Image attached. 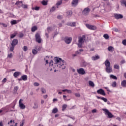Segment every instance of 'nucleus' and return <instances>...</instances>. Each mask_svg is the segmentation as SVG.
<instances>
[{"instance_id": "obj_37", "label": "nucleus", "mask_w": 126, "mask_h": 126, "mask_svg": "<svg viewBox=\"0 0 126 126\" xmlns=\"http://www.w3.org/2000/svg\"><path fill=\"white\" fill-rule=\"evenodd\" d=\"M33 109H38V103H34V106H33Z\"/></svg>"}, {"instance_id": "obj_59", "label": "nucleus", "mask_w": 126, "mask_h": 126, "mask_svg": "<svg viewBox=\"0 0 126 126\" xmlns=\"http://www.w3.org/2000/svg\"><path fill=\"white\" fill-rule=\"evenodd\" d=\"M126 63V61L125 60H122L121 62V63L122 64H123V63Z\"/></svg>"}, {"instance_id": "obj_58", "label": "nucleus", "mask_w": 126, "mask_h": 126, "mask_svg": "<svg viewBox=\"0 0 126 126\" xmlns=\"http://www.w3.org/2000/svg\"><path fill=\"white\" fill-rule=\"evenodd\" d=\"M1 25H2V26H3V27H7V25H6V24H5L4 23H2Z\"/></svg>"}, {"instance_id": "obj_10", "label": "nucleus", "mask_w": 126, "mask_h": 126, "mask_svg": "<svg viewBox=\"0 0 126 126\" xmlns=\"http://www.w3.org/2000/svg\"><path fill=\"white\" fill-rule=\"evenodd\" d=\"M22 101H23V99H20L19 101V107L22 109V110H24L25 109L26 106L25 105H24L23 103H22Z\"/></svg>"}, {"instance_id": "obj_5", "label": "nucleus", "mask_w": 126, "mask_h": 126, "mask_svg": "<svg viewBox=\"0 0 126 126\" xmlns=\"http://www.w3.org/2000/svg\"><path fill=\"white\" fill-rule=\"evenodd\" d=\"M91 10L89 7L85 8L82 11V14L84 15H88L89 14V12Z\"/></svg>"}, {"instance_id": "obj_29", "label": "nucleus", "mask_w": 126, "mask_h": 126, "mask_svg": "<svg viewBox=\"0 0 126 126\" xmlns=\"http://www.w3.org/2000/svg\"><path fill=\"white\" fill-rule=\"evenodd\" d=\"M11 25H14L15 24H17V21L15 20H13L11 21Z\"/></svg>"}, {"instance_id": "obj_23", "label": "nucleus", "mask_w": 126, "mask_h": 126, "mask_svg": "<svg viewBox=\"0 0 126 126\" xmlns=\"http://www.w3.org/2000/svg\"><path fill=\"white\" fill-rule=\"evenodd\" d=\"M22 80H24V81H26V80H27V75H23V76H22L21 77Z\"/></svg>"}, {"instance_id": "obj_41", "label": "nucleus", "mask_w": 126, "mask_h": 126, "mask_svg": "<svg viewBox=\"0 0 126 126\" xmlns=\"http://www.w3.org/2000/svg\"><path fill=\"white\" fill-rule=\"evenodd\" d=\"M114 68L116 69H120V66L118 64H115L114 65Z\"/></svg>"}, {"instance_id": "obj_45", "label": "nucleus", "mask_w": 126, "mask_h": 126, "mask_svg": "<svg viewBox=\"0 0 126 126\" xmlns=\"http://www.w3.org/2000/svg\"><path fill=\"white\" fill-rule=\"evenodd\" d=\"M32 9H34L35 10H39V9H40V8L38 6H36L35 7L32 8Z\"/></svg>"}, {"instance_id": "obj_33", "label": "nucleus", "mask_w": 126, "mask_h": 126, "mask_svg": "<svg viewBox=\"0 0 126 126\" xmlns=\"http://www.w3.org/2000/svg\"><path fill=\"white\" fill-rule=\"evenodd\" d=\"M108 50L109 52L113 51H114V47H113V46H109L108 47Z\"/></svg>"}, {"instance_id": "obj_60", "label": "nucleus", "mask_w": 126, "mask_h": 126, "mask_svg": "<svg viewBox=\"0 0 126 126\" xmlns=\"http://www.w3.org/2000/svg\"><path fill=\"white\" fill-rule=\"evenodd\" d=\"M23 36H24V34H23V33H21L19 35L20 38H22V37H23Z\"/></svg>"}, {"instance_id": "obj_31", "label": "nucleus", "mask_w": 126, "mask_h": 126, "mask_svg": "<svg viewBox=\"0 0 126 126\" xmlns=\"http://www.w3.org/2000/svg\"><path fill=\"white\" fill-rule=\"evenodd\" d=\"M32 53L33 55H37L38 53V51H37V49L35 48L34 49H32Z\"/></svg>"}, {"instance_id": "obj_35", "label": "nucleus", "mask_w": 126, "mask_h": 126, "mask_svg": "<svg viewBox=\"0 0 126 126\" xmlns=\"http://www.w3.org/2000/svg\"><path fill=\"white\" fill-rule=\"evenodd\" d=\"M66 13L67 15H69V16H71V15H72V11H68Z\"/></svg>"}, {"instance_id": "obj_13", "label": "nucleus", "mask_w": 126, "mask_h": 126, "mask_svg": "<svg viewBox=\"0 0 126 126\" xmlns=\"http://www.w3.org/2000/svg\"><path fill=\"white\" fill-rule=\"evenodd\" d=\"M77 71L79 74H85V70H84V69L83 68H80L79 69H78L77 70Z\"/></svg>"}, {"instance_id": "obj_54", "label": "nucleus", "mask_w": 126, "mask_h": 126, "mask_svg": "<svg viewBox=\"0 0 126 126\" xmlns=\"http://www.w3.org/2000/svg\"><path fill=\"white\" fill-rule=\"evenodd\" d=\"M7 80L6 79V78H4L3 80H2V83H5V82H6V81H7Z\"/></svg>"}, {"instance_id": "obj_56", "label": "nucleus", "mask_w": 126, "mask_h": 126, "mask_svg": "<svg viewBox=\"0 0 126 126\" xmlns=\"http://www.w3.org/2000/svg\"><path fill=\"white\" fill-rule=\"evenodd\" d=\"M58 19H62L63 18V17L61 15H59L57 16Z\"/></svg>"}, {"instance_id": "obj_46", "label": "nucleus", "mask_w": 126, "mask_h": 126, "mask_svg": "<svg viewBox=\"0 0 126 126\" xmlns=\"http://www.w3.org/2000/svg\"><path fill=\"white\" fill-rule=\"evenodd\" d=\"M17 90H18V87L16 86L14 88V91L15 92H17Z\"/></svg>"}, {"instance_id": "obj_38", "label": "nucleus", "mask_w": 126, "mask_h": 126, "mask_svg": "<svg viewBox=\"0 0 126 126\" xmlns=\"http://www.w3.org/2000/svg\"><path fill=\"white\" fill-rule=\"evenodd\" d=\"M56 10V7L53 6L51 8V9L50 10V12H54Z\"/></svg>"}, {"instance_id": "obj_55", "label": "nucleus", "mask_w": 126, "mask_h": 126, "mask_svg": "<svg viewBox=\"0 0 126 126\" xmlns=\"http://www.w3.org/2000/svg\"><path fill=\"white\" fill-rule=\"evenodd\" d=\"M33 85L34 86H39V83L35 82L34 83Z\"/></svg>"}, {"instance_id": "obj_20", "label": "nucleus", "mask_w": 126, "mask_h": 126, "mask_svg": "<svg viewBox=\"0 0 126 126\" xmlns=\"http://www.w3.org/2000/svg\"><path fill=\"white\" fill-rule=\"evenodd\" d=\"M71 3L72 6H76L78 3V0H73Z\"/></svg>"}, {"instance_id": "obj_43", "label": "nucleus", "mask_w": 126, "mask_h": 126, "mask_svg": "<svg viewBox=\"0 0 126 126\" xmlns=\"http://www.w3.org/2000/svg\"><path fill=\"white\" fill-rule=\"evenodd\" d=\"M23 50L24 52H27L28 48H27V46H24L23 47Z\"/></svg>"}, {"instance_id": "obj_24", "label": "nucleus", "mask_w": 126, "mask_h": 126, "mask_svg": "<svg viewBox=\"0 0 126 126\" xmlns=\"http://www.w3.org/2000/svg\"><path fill=\"white\" fill-rule=\"evenodd\" d=\"M89 85L90 86H91L92 87H94V86H95V84L92 81H89Z\"/></svg>"}, {"instance_id": "obj_22", "label": "nucleus", "mask_w": 126, "mask_h": 126, "mask_svg": "<svg viewBox=\"0 0 126 126\" xmlns=\"http://www.w3.org/2000/svg\"><path fill=\"white\" fill-rule=\"evenodd\" d=\"M88 65V63H87L86 62L84 61L82 63V66L83 67H86V66H87Z\"/></svg>"}, {"instance_id": "obj_48", "label": "nucleus", "mask_w": 126, "mask_h": 126, "mask_svg": "<svg viewBox=\"0 0 126 126\" xmlns=\"http://www.w3.org/2000/svg\"><path fill=\"white\" fill-rule=\"evenodd\" d=\"M22 7L23 8H27V7H28V6H27V5H26V4H22Z\"/></svg>"}, {"instance_id": "obj_4", "label": "nucleus", "mask_w": 126, "mask_h": 126, "mask_svg": "<svg viewBox=\"0 0 126 126\" xmlns=\"http://www.w3.org/2000/svg\"><path fill=\"white\" fill-rule=\"evenodd\" d=\"M35 41L38 44H41L42 42V39H41V36H40V34L37 33L35 34Z\"/></svg>"}, {"instance_id": "obj_62", "label": "nucleus", "mask_w": 126, "mask_h": 126, "mask_svg": "<svg viewBox=\"0 0 126 126\" xmlns=\"http://www.w3.org/2000/svg\"><path fill=\"white\" fill-rule=\"evenodd\" d=\"M45 36H46V38H49V33L46 32L45 33Z\"/></svg>"}, {"instance_id": "obj_42", "label": "nucleus", "mask_w": 126, "mask_h": 126, "mask_svg": "<svg viewBox=\"0 0 126 126\" xmlns=\"http://www.w3.org/2000/svg\"><path fill=\"white\" fill-rule=\"evenodd\" d=\"M112 87H116L117 82H116V81L113 82L112 83Z\"/></svg>"}, {"instance_id": "obj_12", "label": "nucleus", "mask_w": 126, "mask_h": 126, "mask_svg": "<svg viewBox=\"0 0 126 126\" xmlns=\"http://www.w3.org/2000/svg\"><path fill=\"white\" fill-rule=\"evenodd\" d=\"M86 27L88 28V29H90V30H96L97 29V28L96 27V26H92L89 24H87Z\"/></svg>"}, {"instance_id": "obj_25", "label": "nucleus", "mask_w": 126, "mask_h": 126, "mask_svg": "<svg viewBox=\"0 0 126 126\" xmlns=\"http://www.w3.org/2000/svg\"><path fill=\"white\" fill-rule=\"evenodd\" d=\"M121 85L123 87H126V80H123L121 83Z\"/></svg>"}, {"instance_id": "obj_19", "label": "nucleus", "mask_w": 126, "mask_h": 126, "mask_svg": "<svg viewBox=\"0 0 126 126\" xmlns=\"http://www.w3.org/2000/svg\"><path fill=\"white\" fill-rule=\"evenodd\" d=\"M96 97L97 99H101V100H102V101H104V102H105V103H106V102H108V99H107V98L104 97H101L98 96H96Z\"/></svg>"}, {"instance_id": "obj_52", "label": "nucleus", "mask_w": 126, "mask_h": 126, "mask_svg": "<svg viewBox=\"0 0 126 126\" xmlns=\"http://www.w3.org/2000/svg\"><path fill=\"white\" fill-rule=\"evenodd\" d=\"M12 53L8 54V58H10V59H11V58H12Z\"/></svg>"}, {"instance_id": "obj_40", "label": "nucleus", "mask_w": 126, "mask_h": 126, "mask_svg": "<svg viewBox=\"0 0 126 126\" xmlns=\"http://www.w3.org/2000/svg\"><path fill=\"white\" fill-rule=\"evenodd\" d=\"M40 90L43 94H46V89L41 88Z\"/></svg>"}, {"instance_id": "obj_1", "label": "nucleus", "mask_w": 126, "mask_h": 126, "mask_svg": "<svg viewBox=\"0 0 126 126\" xmlns=\"http://www.w3.org/2000/svg\"><path fill=\"white\" fill-rule=\"evenodd\" d=\"M86 39V36H85V35H82V37H79L78 38V46L79 48H82V44L84 43V41H85Z\"/></svg>"}, {"instance_id": "obj_47", "label": "nucleus", "mask_w": 126, "mask_h": 126, "mask_svg": "<svg viewBox=\"0 0 126 126\" xmlns=\"http://www.w3.org/2000/svg\"><path fill=\"white\" fill-rule=\"evenodd\" d=\"M25 123V121L24 120H23L22 122L20 123V126H24Z\"/></svg>"}, {"instance_id": "obj_26", "label": "nucleus", "mask_w": 126, "mask_h": 126, "mask_svg": "<svg viewBox=\"0 0 126 126\" xmlns=\"http://www.w3.org/2000/svg\"><path fill=\"white\" fill-rule=\"evenodd\" d=\"M41 3L43 5H48V0H43Z\"/></svg>"}, {"instance_id": "obj_7", "label": "nucleus", "mask_w": 126, "mask_h": 126, "mask_svg": "<svg viewBox=\"0 0 126 126\" xmlns=\"http://www.w3.org/2000/svg\"><path fill=\"white\" fill-rule=\"evenodd\" d=\"M64 41L66 44H70V43H71V41H72V38L65 37L64 38Z\"/></svg>"}, {"instance_id": "obj_44", "label": "nucleus", "mask_w": 126, "mask_h": 126, "mask_svg": "<svg viewBox=\"0 0 126 126\" xmlns=\"http://www.w3.org/2000/svg\"><path fill=\"white\" fill-rule=\"evenodd\" d=\"M35 49L37 50V51H41V47L40 46H38V47H35Z\"/></svg>"}, {"instance_id": "obj_6", "label": "nucleus", "mask_w": 126, "mask_h": 126, "mask_svg": "<svg viewBox=\"0 0 126 126\" xmlns=\"http://www.w3.org/2000/svg\"><path fill=\"white\" fill-rule=\"evenodd\" d=\"M54 60L56 63L58 64L57 66L59 65V64H61V63H63V60H62L61 58H58V57H55Z\"/></svg>"}, {"instance_id": "obj_34", "label": "nucleus", "mask_w": 126, "mask_h": 126, "mask_svg": "<svg viewBox=\"0 0 126 126\" xmlns=\"http://www.w3.org/2000/svg\"><path fill=\"white\" fill-rule=\"evenodd\" d=\"M58 108H55L54 109H53L52 110V113L53 114H56V113H58Z\"/></svg>"}, {"instance_id": "obj_17", "label": "nucleus", "mask_w": 126, "mask_h": 126, "mask_svg": "<svg viewBox=\"0 0 126 126\" xmlns=\"http://www.w3.org/2000/svg\"><path fill=\"white\" fill-rule=\"evenodd\" d=\"M104 64H105L106 67L111 66V63H110V62L108 60H106L105 61V62H104Z\"/></svg>"}, {"instance_id": "obj_28", "label": "nucleus", "mask_w": 126, "mask_h": 126, "mask_svg": "<svg viewBox=\"0 0 126 126\" xmlns=\"http://www.w3.org/2000/svg\"><path fill=\"white\" fill-rule=\"evenodd\" d=\"M37 29V26H34L32 27V32H35V31H36Z\"/></svg>"}, {"instance_id": "obj_21", "label": "nucleus", "mask_w": 126, "mask_h": 126, "mask_svg": "<svg viewBox=\"0 0 126 126\" xmlns=\"http://www.w3.org/2000/svg\"><path fill=\"white\" fill-rule=\"evenodd\" d=\"M67 25L68 26H71V27H75L76 26L75 22L68 23L67 24Z\"/></svg>"}, {"instance_id": "obj_27", "label": "nucleus", "mask_w": 126, "mask_h": 126, "mask_svg": "<svg viewBox=\"0 0 126 126\" xmlns=\"http://www.w3.org/2000/svg\"><path fill=\"white\" fill-rule=\"evenodd\" d=\"M62 3H63V0H60L57 2V3H56V5L57 6V8H59V5H61Z\"/></svg>"}, {"instance_id": "obj_14", "label": "nucleus", "mask_w": 126, "mask_h": 126, "mask_svg": "<svg viewBox=\"0 0 126 126\" xmlns=\"http://www.w3.org/2000/svg\"><path fill=\"white\" fill-rule=\"evenodd\" d=\"M105 71L107 73H111V72H113V68L111 66L109 67H106Z\"/></svg>"}, {"instance_id": "obj_61", "label": "nucleus", "mask_w": 126, "mask_h": 126, "mask_svg": "<svg viewBox=\"0 0 126 126\" xmlns=\"http://www.w3.org/2000/svg\"><path fill=\"white\" fill-rule=\"evenodd\" d=\"M122 3L123 4H124L126 7V1L124 0L123 1H122Z\"/></svg>"}, {"instance_id": "obj_2", "label": "nucleus", "mask_w": 126, "mask_h": 126, "mask_svg": "<svg viewBox=\"0 0 126 126\" xmlns=\"http://www.w3.org/2000/svg\"><path fill=\"white\" fill-rule=\"evenodd\" d=\"M17 44H18V40L16 39H14L12 41L11 46L10 48L11 52H13V50H14V48Z\"/></svg>"}, {"instance_id": "obj_49", "label": "nucleus", "mask_w": 126, "mask_h": 126, "mask_svg": "<svg viewBox=\"0 0 126 126\" xmlns=\"http://www.w3.org/2000/svg\"><path fill=\"white\" fill-rule=\"evenodd\" d=\"M122 44H123L124 46H126V39H124L123 40Z\"/></svg>"}, {"instance_id": "obj_32", "label": "nucleus", "mask_w": 126, "mask_h": 126, "mask_svg": "<svg viewBox=\"0 0 126 126\" xmlns=\"http://www.w3.org/2000/svg\"><path fill=\"white\" fill-rule=\"evenodd\" d=\"M47 31L48 33H50V32H52V31H53V28L52 27H49L47 28Z\"/></svg>"}, {"instance_id": "obj_63", "label": "nucleus", "mask_w": 126, "mask_h": 126, "mask_svg": "<svg viewBox=\"0 0 126 126\" xmlns=\"http://www.w3.org/2000/svg\"><path fill=\"white\" fill-rule=\"evenodd\" d=\"M75 53L77 55H79V54H80V52H79V51H77L75 52Z\"/></svg>"}, {"instance_id": "obj_8", "label": "nucleus", "mask_w": 126, "mask_h": 126, "mask_svg": "<svg viewBox=\"0 0 126 126\" xmlns=\"http://www.w3.org/2000/svg\"><path fill=\"white\" fill-rule=\"evenodd\" d=\"M114 17H115L116 19H122L124 18V16L121 14L115 13L114 14Z\"/></svg>"}, {"instance_id": "obj_50", "label": "nucleus", "mask_w": 126, "mask_h": 126, "mask_svg": "<svg viewBox=\"0 0 126 126\" xmlns=\"http://www.w3.org/2000/svg\"><path fill=\"white\" fill-rule=\"evenodd\" d=\"M15 36H16V34H12L10 36V38L13 39V38H14V37H15Z\"/></svg>"}, {"instance_id": "obj_51", "label": "nucleus", "mask_w": 126, "mask_h": 126, "mask_svg": "<svg viewBox=\"0 0 126 126\" xmlns=\"http://www.w3.org/2000/svg\"><path fill=\"white\" fill-rule=\"evenodd\" d=\"M75 96H76V97H78V98H79V97H80V94L78 93H76L75 94Z\"/></svg>"}, {"instance_id": "obj_53", "label": "nucleus", "mask_w": 126, "mask_h": 126, "mask_svg": "<svg viewBox=\"0 0 126 126\" xmlns=\"http://www.w3.org/2000/svg\"><path fill=\"white\" fill-rule=\"evenodd\" d=\"M58 34H59V32H55L54 34L53 35V38H55V37H56V36H57Z\"/></svg>"}, {"instance_id": "obj_3", "label": "nucleus", "mask_w": 126, "mask_h": 126, "mask_svg": "<svg viewBox=\"0 0 126 126\" xmlns=\"http://www.w3.org/2000/svg\"><path fill=\"white\" fill-rule=\"evenodd\" d=\"M102 111H104L105 115H107L108 116L107 118H108V119H112V118H114V115H112V113L110 112L108 109L103 108L102 109Z\"/></svg>"}, {"instance_id": "obj_39", "label": "nucleus", "mask_w": 126, "mask_h": 126, "mask_svg": "<svg viewBox=\"0 0 126 126\" xmlns=\"http://www.w3.org/2000/svg\"><path fill=\"white\" fill-rule=\"evenodd\" d=\"M103 37L104 38H105L106 40H108L109 39V35L108 34H104L103 35Z\"/></svg>"}, {"instance_id": "obj_9", "label": "nucleus", "mask_w": 126, "mask_h": 126, "mask_svg": "<svg viewBox=\"0 0 126 126\" xmlns=\"http://www.w3.org/2000/svg\"><path fill=\"white\" fill-rule=\"evenodd\" d=\"M57 66H59L62 69H64L65 68V62L64 61H62V63L58 65Z\"/></svg>"}, {"instance_id": "obj_16", "label": "nucleus", "mask_w": 126, "mask_h": 126, "mask_svg": "<svg viewBox=\"0 0 126 126\" xmlns=\"http://www.w3.org/2000/svg\"><path fill=\"white\" fill-rule=\"evenodd\" d=\"M100 59V56L98 55H96L92 57V60L93 61H97V60H99Z\"/></svg>"}, {"instance_id": "obj_18", "label": "nucleus", "mask_w": 126, "mask_h": 126, "mask_svg": "<svg viewBox=\"0 0 126 126\" xmlns=\"http://www.w3.org/2000/svg\"><path fill=\"white\" fill-rule=\"evenodd\" d=\"M21 75V72H15L13 74V76L14 77H15V78H16V77H18V76H19V75Z\"/></svg>"}, {"instance_id": "obj_36", "label": "nucleus", "mask_w": 126, "mask_h": 126, "mask_svg": "<svg viewBox=\"0 0 126 126\" xmlns=\"http://www.w3.org/2000/svg\"><path fill=\"white\" fill-rule=\"evenodd\" d=\"M66 107H67V105L66 104H63L62 106V111H64V110L66 109Z\"/></svg>"}, {"instance_id": "obj_57", "label": "nucleus", "mask_w": 126, "mask_h": 126, "mask_svg": "<svg viewBox=\"0 0 126 126\" xmlns=\"http://www.w3.org/2000/svg\"><path fill=\"white\" fill-rule=\"evenodd\" d=\"M53 60H51V61H50V63H49L50 65H53Z\"/></svg>"}, {"instance_id": "obj_64", "label": "nucleus", "mask_w": 126, "mask_h": 126, "mask_svg": "<svg viewBox=\"0 0 126 126\" xmlns=\"http://www.w3.org/2000/svg\"><path fill=\"white\" fill-rule=\"evenodd\" d=\"M67 93H71V91L69 90H67Z\"/></svg>"}, {"instance_id": "obj_11", "label": "nucleus", "mask_w": 126, "mask_h": 126, "mask_svg": "<svg viewBox=\"0 0 126 126\" xmlns=\"http://www.w3.org/2000/svg\"><path fill=\"white\" fill-rule=\"evenodd\" d=\"M97 94H100V95H102L103 96H106V93H105V91L104 90L102 89H100L99 90H98L97 91Z\"/></svg>"}, {"instance_id": "obj_30", "label": "nucleus", "mask_w": 126, "mask_h": 126, "mask_svg": "<svg viewBox=\"0 0 126 126\" xmlns=\"http://www.w3.org/2000/svg\"><path fill=\"white\" fill-rule=\"evenodd\" d=\"M110 78H112V79H115V80H117V79H118V78L117 77V76L114 75H110Z\"/></svg>"}, {"instance_id": "obj_15", "label": "nucleus", "mask_w": 126, "mask_h": 126, "mask_svg": "<svg viewBox=\"0 0 126 126\" xmlns=\"http://www.w3.org/2000/svg\"><path fill=\"white\" fill-rule=\"evenodd\" d=\"M23 4V2L22 1H17L15 3V5H17L18 7L20 8L21 6H22V4Z\"/></svg>"}]
</instances>
